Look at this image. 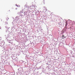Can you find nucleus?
<instances>
[{"label": "nucleus", "instance_id": "nucleus-1", "mask_svg": "<svg viewBox=\"0 0 75 75\" xmlns=\"http://www.w3.org/2000/svg\"><path fill=\"white\" fill-rule=\"evenodd\" d=\"M4 45V43H1V47H3Z\"/></svg>", "mask_w": 75, "mask_h": 75}, {"label": "nucleus", "instance_id": "nucleus-3", "mask_svg": "<svg viewBox=\"0 0 75 75\" xmlns=\"http://www.w3.org/2000/svg\"><path fill=\"white\" fill-rule=\"evenodd\" d=\"M67 25H68V24L67 23V22H66V26H67Z\"/></svg>", "mask_w": 75, "mask_h": 75}, {"label": "nucleus", "instance_id": "nucleus-2", "mask_svg": "<svg viewBox=\"0 0 75 75\" xmlns=\"http://www.w3.org/2000/svg\"><path fill=\"white\" fill-rule=\"evenodd\" d=\"M31 6H30L28 7V8H29V9H30L31 10L32 8H31Z\"/></svg>", "mask_w": 75, "mask_h": 75}, {"label": "nucleus", "instance_id": "nucleus-6", "mask_svg": "<svg viewBox=\"0 0 75 75\" xmlns=\"http://www.w3.org/2000/svg\"><path fill=\"white\" fill-rule=\"evenodd\" d=\"M1 42H0V46H1Z\"/></svg>", "mask_w": 75, "mask_h": 75}, {"label": "nucleus", "instance_id": "nucleus-5", "mask_svg": "<svg viewBox=\"0 0 75 75\" xmlns=\"http://www.w3.org/2000/svg\"><path fill=\"white\" fill-rule=\"evenodd\" d=\"M8 19H9V18H6V20H8Z\"/></svg>", "mask_w": 75, "mask_h": 75}, {"label": "nucleus", "instance_id": "nucleus-8", "mask_svg": "<svg viewBox=\"0 0 75 75\" xmlns=\"http://www.w3.org/2000/svg\"><path fill=\"white\" fill-rule=\"evenodd\" d=\"M43 1H44V0H43Z\"/></svg>", "mask_w": 75, "mask_h": 75}, {"label": "nucleus", "instance_id": "nucleus-7", "mask_svg": "<svg viewBox=\"0 0 75 75\" xmlns=\"http://www.w3.org/2000/svg\"><path fill=\"white\" fill-rule=\"evenodd\" d=\"M16 10H17V8H16Z\"/></svg>", "mask_w": 75, "mask_h": 75}, {"label": "nucleus", "instance_id": "nucleus-4", "mask_svg": "<svg viewBox=\"0 0 75 75\" xmlns=\"http://www.w3.org/2000/svg\"><path fill=\"white\" fill-rule=\"evenodd\" d=\"M64 37V35H62V38H63Z\"/></svg>", "mask_w": 75, "mask_h": 75}]
</instances>
